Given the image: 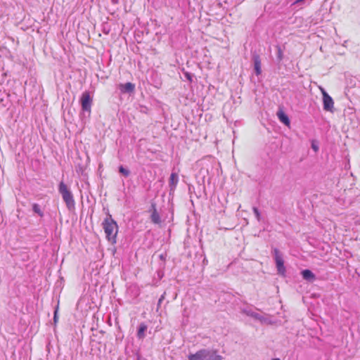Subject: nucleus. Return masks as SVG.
Segmentation results:
<instances>
[{
	"instance_id": "nucleus-1",
	"label": "nucleus",
	"mask_w": 360,
	"mask_h": 360,
	"mask_svg": "<svg viewBox=\"0 0 360 360\" xmlns=\"http://www.w3.org/2000/svg\"><path fill=\"white\" fill-rule=\"evenodd\" d=\"M103 227L108 240L112 244H115L118 233V226L116 221L110 216L103 221Z\"/></svg>"
},
{
	"instance_id": "nucleus-2",
	"label": "nucleus",
	"mask_w": 360,
	"mask_h": 360,
	"mask_svg": "<svg viewBox=\"0 0 360 360\" xmlns=\"http://www.w3.org/2000/svg\"><path fill=\"white\" fill-rule=\"evenodd\" d=\"M189 360H221V356L215 351L202 349L193 354H190Z\"/></svg>"
},
{
	"instance_id": "nucleus-3",
	"label": "nucleus",
	"mask_w": 360,
	"mask_h": 360,
	"mask_svg": "<svg viewBox=\"0 0 360 360\" xmlns=\"http://www.w3.org/2000/svg\"><path fill=\"white\" fill-rule=\"evenodd\" d=\"M59 191L61 193L64 201L65 202L67 206L68 207H73L75 204V201L72 197V193L68 189L67 186L61 182L59 185Z\"/></svg>"
},
{
	"instance_id": "nucleus-4",
	"label": "nucleus",
	"mask_w": 360,
	"mask_h": 360,
	"mask_svg": "<svg viewBox=\"0 0 360 360\" xmlns=\"http://www.w3.org/2000/svg\"><path fill=\"white\" fill-rule=\"evenodd\" d=\"M322 96H323V108L325 110L333 112L334 108V102L333 98L328 94L323 87H319Z\"/></svg>"
},
{
	"instance_id": "nucleus-5",
	"label": "nucleus",
	"mask_w": 360,
	"mask_h": 360,
	"mask_svg": "<svg viewBox=\"0 0 360 360\" xmlns=\"http://www.w3.org/2000/svg\"><path fill=\"white\" fill-rule=\"evenodd\" d=\"M274 252H275V260H276V267H277L278 271L281 275L285 276V268L284 266V261L283 259V257L280 255L278 250H275Z\"/></svg>"
},
{
	"instance_id": "nucleus-6",
	"label": "nucleus",
	"mask_w": 360,
	"mask_h": 360,
	"mask_svg": "<svg viewBox=\"0 0 360 360\" xmlns=\"http://www.w3.org/2000/svg\"><path fill=\"white\" fill-rule=\"evenodd\" d=\"M81 102L83 110L90 112L92 99L89 92H84L82 94Z\"/></svg>"
},
{
	"instance_id": "nucleus-7",
	"label": "nucleus",
	"mask_w": 360,
	"mask_h": 360,
	"mask_svg": "<svg viewBox=\"0 0 360 360\" xmlns=\"http://www.w3.org/2000/svg\"><path fill=\"white\" fill-rule=\"evenodd\" d=\"M277 115L281 122H282L286 126L290 127V120H289L288 115L283 110H280L278 112Z\"/></svg>"
},
{
	"instance_id": "nucleus-8",
	"label": "nucleus",
	"mask_w": 360,
	"mask_h": 360,
	"mask_svg": "<svg viewBox=\"0 0 360 360\" xmlns=\"http://www.w3.org/2000/svg\"><path fill=\"white\" fill-rule=\"evenodd\" d=\"M303 278L306 280L311 281L315 278L314 274L309 269H305L302 271Z\"/></svg>"
},
{
	"instance_id": "nucleus-9",
	"label": "nucleus",
	"mask_w": 360,
	"mask_h": 360,
	"mask_svg": "<svg viewBox=\"0 0 360 360\" xmlns=\"http://www.w3.org/2000/svg\"><path fill=\"white\" fill-rule=\"evenodd\" d=\"M134 89V85L130 82L126 83L121 86V90L126 92H132Z\"/></svg>"
},
{
	"instance_id": "nucleus-10",
	"label": "nucleus",
	"mask_w": 360,
	"mask_h": 360,
	"mask_svg": "<svg viewBox=\"0 0 360 360\" xmlns=\"http://www.w3.org/2000/svg\"><path fill=\"white\" fill-rule=\"evenodd\" d=\"M151 219L155 224H159L160 222V216L155 210L151 214Z\"/></svg>"
},
{
	"instance_id": "nucleus-11",
	"label": "nucleus",
	"mask_w": 360,
	"mask_h": 360,
	"mask_svg": "<svg viewBox=\"0 0 360 360\" xmlns=\"http://www.w3.org/2000/svg\"><path fill=\"white\" fill-rule=\"evenodd\" d=\"M178 182V176L177 174L172 173L170 176V183L174 186H175L177 184Z\"/></svg>"
},
{
	"instance_id": "nucleus-12",
	"label": "nucleus",
	"mask_w": 360,
	"mask_h": 360,
	"mask_svg": "<svg viewBox=\"0 0 360 360\" xmlns=\"http://www.w3.org/2000/svg\"><path fill=\"white\" fill-rule=\"evenodd\" d=\"M146 326L145 324H141L139 327V331H138V336L139 338H142L144 335V332L146 330Z\"/></svg>"
},
{
	"instance_id": "nucleus-13",
	"label": "nucleus",
	"mask_w": 360,
	"mask_h": 360,
	"mask_svg": "<svg viewBox=\"0 0 360 360\" xmlns=\"http://www.w3.org/2000/svg\"><path fill=\"white\" fill-rule=\"evenodd\" d=\"M33 211L38 214L40 217L43 216V212L41 210L40 207L37 204H34L32 206Z\"/></svg>"
},
{
	"instance_id": "nucleus-14",
	"label": "nucleus",
	"mask_w": 360,
	"mask_h": 360,
	"mask_svg": "<svg viewBox=\"0 0 360 360\" xmlns=\"http://www.w3.org/2000/svg\"><path fill=\"white\" fill-rule=\"evenodd\" d=\"M255 69L256 70L257 75H259L261 73V66H260V62L259 60H257L255 62Z\"/></svg>"
},
{
	"instance_id": "nucleus-15",
	"label": "nucleus",
	"mask_w": 360,
	"mask_h": 360,
	"mask_svg": "<svg viewBox=\"0 0 360 360\" xmlns=\"http://www.w3.org/2000/svg\"><path fill=\"white\" fill-rule=\"evenodd\" d=\"M120 172L123 174L125 176H128L129 175V170L124 169L123 167H120V169H119Z\"/></svg>"
},
{
	"instance_id": "nucleus-16",
	"label": "nucleus",
	"mask_w": 360,
	"mask_h": 360,
	"mask_svg": "<svg viewBox=\"0 0 360 360\" xmlns=\"http://www.w3.org/2000/svg\"><path fill=\"white\" fill-rule=\"evenodd\" d=\"M253 212H254V213H255V216H256V217H257V220H259H259L261 219V214H260V212H259V211L258 210V209H257V208H256V207H254V208H253Z\"/></svg>"
},
{
	"instance_id": "nucleus-17",
	"label": "nucleus",
	"mask_w": 360,
	"mask_h": 360,
	"mask_svg": "<svg viewBox=\"0 0 360 360\" xmlns=\"http://www.w3.org/2000/svg\"><path fill=\"white\" fill-rule=\"evenodd\" d=\"M57 313H58V309H56V310L55 311V313H54L53 320H54V323H57V321H58Z\"/></svg>"
},
{
	"instance_id": "nucleus-18",
	"label": "nucleus",
	"mask_w": 360,
	"mask_h": 360,
	"mask_svg": "<svg viewBox=\"0 0 360 360\" xmlns=\"http://www.w3.org/2000/svg\"><path fill=\"white\" fill-rule=\"evenodd\" d=\"M313 148L315 151H316L318 150V147L316 146H313Z\"/></svg>"
},
{
	"instance_id": "nucleus-19",
	"label": "nucleus",
	"mask_w": 360,
	"mask_h": 360,
	"mask_svg": "<svg viewBox=\"0 0 360 360\" xmlns=\"http://www.w3.org/2000/svg\"><path fill=\"white\" fill-rule=\"evenodd\" d=\"M272 360H280L279 359H274Z\"/></svg>"
}]
</instances>
